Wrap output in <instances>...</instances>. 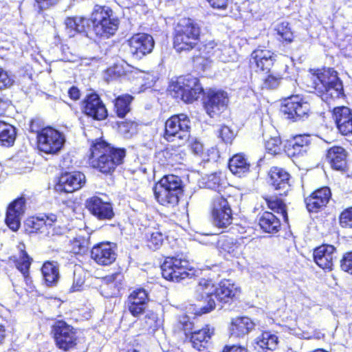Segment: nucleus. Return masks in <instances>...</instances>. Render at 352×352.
<instances>
[{
	"label": "nucleus",
	"instance_id": "19",
	"mask_svg": "<svg viewBox=\"0 0 352 352\" xmlns=\"http://www.w3.org/2000/svg\"><path fill=\"white\" fill-rule=\"evenodd\" d=\"M86 206L90 212L100 220H109L114 216L111 204L98 196L88 199Z\"/></svg>",
	"mask_w": 352,
	"mask_h": 352
},
{
	"label": "nucleus",
	"instance_id": "18",
	"mask_svg": "<svg viewBox=\"0 0 352 352\" xmlns=\"http://www.w3.org/2000/svg\"><path fill=\"white\" fill-rule=\"evenodd\" d=\"M85 182V176L80 172L65 173L59 177L56 188L65 192H73L81 188Z\"/></svg>",
	"mask_w": 352,
	"mask_h": 352
},
{
	"label": "nucleus",
	"instance_id": "21",
	"mask_svg": "<svg viewBox=\"0 0 352 352\" xmlns=\"http://www.w3.org/2000/svg\"><path fill=\"white\" fill-rule=\"evenodd\" d=\"M56 221V215L43 214L38 217L28 218L25 221V226L30 233L39 232L45 235L46 230H48V228H51Z\"/></svg>",
	"mask_w": 352,
	"mask_h": 352
},
{
	"label": "nucleus",
	"instance_id": "29",
	"mask_svg": "<svg viewBox=\"0 0 352 352\" xmlns=\"http://www.w3.org/2000/svg\"><path fill=\"white\" fill-rule=\"evenodd\" d=\"M326 158L334 170L343 171L347 166V152L342 146H333L328 149Z\"/></svg>",
	"mask_w": 352,
	"mask_h": 352
},
{
	"label": "nucleus",
	"instance_id": "49",
	"mask_svg": "<svg viewBox=\"0 0 352 352\" xmlns=\"http://www.w3.org/2000/svg\"><path fill=\"white\" fill-rule=\"evenodd\" d=\"M217 245L223 251L229 254H233L236 248V245L233 242V239L230 238L221 237L219 239Z\"/></svg>",
	"mask_w": 352,
	"mask_h": 352
},
{
	"label": "nucleus",
	"instance_id": "22",
	"mask_svg": "<svg viewBox=\"0 0 352 352\" xmlns=\"http://www.w3.org/2000/svg\"><path fill=\"white\" fill-rule=\"evenodd\" d=\"M124 276L120 272L107 275L102 280L100 293L105 298L116 296L123 286Z\"/></svg>",
	"mask_w": 352,
	"mask_h": 352
},
{
	"label": "nucleus",
	"instance_id": "43",
	"mask_svg": "<svg viewBox=\"0 0 352 352\" xmlns=\"http://www.w3.org/2000/svg\"><path fill=\"white\" fill-rule=\"evenodd\" d=\"M266 201L270 209L278 213H280L285 221L287 220L286 206L281 199L276 197H270L269 199H266Z\"/></svg>",
	"mask_w": 352,
	"mask_h": 352
},
{
	"label": "nucleus",
	"instance_id": "37",
	"mask_svg": "<svg viewBox=\"0 0 352 352\" xmlns=\"http://www.w3.org/2000/svg\"><path fill=\"white\" fill-rule=\"evenodd\" d=\"M15 128L3 121H0V145L10 147L12 146L16 139Z\"/></svg>",
	"mask_w": 352,
	"mask_h": 352
},
{
	"label": "nucleus",
	"instance_id": "53",
	"mask_svg": "<svg viewBox=\"0 0 352 352\" xmlns=\"http://www.w3.org/2000/svg\"><path fill=\"white\" fill-rule=\"evenodd\" d=\"M341 269L352 274V252L346 253L340 261Z\"/></svg>",
	"mask_w": 352,
	"mask_h": 352
},
{
	"label": "nucleus",
	"instance_id": "41",
	"mask_svg": "<svg viewBox=\"0 0 352 352\" xmlns=\"http://www.w3.org/2000/svg\"><path fill=\"white\" fill-rule=\"evenodd\" d=\"M217 47V45L214 43V47ZM210 53L208 54L205 56H202L203 58H207L208 56H210V54L215 56L219 60L226 63L230 60H232L234 58L232 56L231 53L233 52L232 49L230 47L224 46L223 48L217 47V49H211L209 50Z\"/></svg>",
	"mask_w": 352,
	"mask_h": 352
},
{
	"label": "nucleus",
	"instance_id": "40",
	"mask_svg": "<svg viewBox=\"0 0 352 352\" xmlns=\"http://www.w3.org/2000/svg\"><path fill=\"white\" fill-rule=\"evenodd\" d=\"M133 97L129 94H124L116 98L114 108L119 118H124L130 110V104Z\"/></svg>",
	"mask_w": 352,
	"mask_h": 352
},
{
	"label": "nucleus",
	"instance_id": "30",
	"mask_svg": "<svg viewBox=\"0 0 352 352\" xmlns=\"http://www.w3.org/2000/svg\"><path fill=\"white\" fill-rule=\"evenodd\" d=\"M214 333V329H210L208 326L197 331L190 332V342L199 352H210L208 350V341Z\"/></svg>",
	"mask_w": 352,
	"mask_h": 352
},
{
	"label": "nucleus",
	"instance_id": "27",
	"mask_svg": "<svg viewBox=\"0 0 352 352\" xmlns=\"http://www.w3.org/2000/svg\"><path fill=\"white\" fill-rule=\"evenodd\" d=\"M310 143L311 139L309 135H298L287 142L285 151L289 157L302 156L309 149Z\"/></svg>",
	"mask_w": 352,
	"mask_h": 352
},
{
	"label": "nucleus",
	"instance_id": "28",
	"mask_svg": "<svg viewBox=\"0 0 352 352\" xmlns=\"http://www.w3.org/2000/svg\"><path fill=\"white\" fill-rule=\"evenodd\" d=\"M333 118L337 127L343 135L352 133V111L346 107H338L333 109Z\"/></svg>",
	"mask_w": 352,
	"mask_h": 352
},
{
	"label": "nucleus",
	"instance_id": "58",
	"mask_svg": "<svg viewBox=\"0 0 352 352\" xmlns=\"http://www.w3.org/2000/svg\"><path fill=\"white\" fill-rule=\"evenodd\" d=\"M56 221L53 223V226L51 228H48V230H46L45 235L50 236L54 235H61L64 232V229L60 226H56Z\"/></svg>",
	"mask_w": 352,
	"mask_h": 352
},
{
	"label": "nucleus",
	"instance_id": "46",
	"mask_svg": "<svg viewBox=\"0 0 352 352\" xmlns=\"http://www.w3.org/2000/svg\"><path fill=\"white\" fill-rule=\"evenodd\" d=\"M276 31L280 36V38L289 43L292 41L293 32L289 27V23L287 22H282L278 24L276 28Z\"/></svg>",
	"mask_w": 352,
	"mask_h": 352
},
{
	"label": "nucleus",
	"instance_id": "15",
	"mask_svg": "<svg viewBox=\"0 0 352 352\" xmlns=\"http://www.w3.org/2000/svg\"><path fill=\"white\" fill-rule=\"evenodd\" d=\"M228 103V97L226 92L210 90L204 102V108L210 117L214 118L226 110Z\"/></svg>",
	"mask_w": 352,
	"mask_h": 352
},
{
	"label": "nucleus",
	"instance_id": "44",
	"mask_svg": "<svg viewBox=\"0 0 352 352\" xmlns=\"http://www.w3.org/2000/svg\"><path fill=\"white\" fill-rule=\"evenodd\" d=\"M31 265V258L28 254L23 251L19 259L16 261L17 269L22 273L25 279L29 276V269Z\"/></svg>",
	"mask_w": 352,
	"mask_h": 352
},
{
	"label": "nucleus",
	"instance_id": "10",
	"mask_svg": "<svg viewBox=\"0 0 352 352\" xmlns=\"http://www.w3.org/2000/svg\"><path fill=\"white\" fill-rule=\"evenodd\" d=\"M36 138L38 149L47 154L58 153L66 142L65 134L52 127L38 131Z\"/></svg>",
	"mask_w": 352,
	"mask_h": 352
},
{
	"label": "nucleus",
	"instance_id": "1",
	"mask_svg": "<svg viewBox=\"0 0 352 352\" xmlns=\"http://www.w3.org/2000/svg\"><path fill=\"white\" fill-rule=\"evenodd\" d=\"M238 293L237 288L230 280L221 281L216 286L211 280L201 279L195 289V297L206 305L193 309L195 314L210 312L215 308V299L221 302H228Z\"/></svg>",
	"mask_w": 352,
	"mask_h": 352
},
{
	"label": "nucleus",
	"instance_id": "31",
	"mask_svg": "<svg viewBox=\"0 0 352 352\" xmlns=\"http://www.w3.org/2000/svg\"><path fill=\"white\" fill-rule=\"evenodd\" d=\"M269 175L271 184L276 190L281 191L280 195L286 194L290 187L289 173L283 168L272 167Z\"/></svg>",
	"mask_w": 352,
	"mask_h": 352
},
{
	"label": "nucleus",
	"instance_id": "7",
	"mask_svg": "<svg viewBox=\"0 0 352 352\" xmlns=\"http://www.w3.org/2000/svg\"><path fill=\"white\" fill-rule=\"evenodd\" d=\"M160 268L162 276L172 281L179 282L186 278H192L194 275L188 261L183 256L166 257Z\"/></svg>",
	"mask_w": 352,
	"mask_h": 352
},
{
	"label": "nucleus",
	"instance_id": "16",
	"mask_svg": "<svg viewBox=\"0 0 352 352\" xmlns=\"http://www.w3.org/2000/svg\"><path fill=\"white\" fill-rule=\"evenodd\" d=\"M26 201L23 197H18L8 206L6 223L12 231H17L21 226V219L26 208Z\"/></svg>",
	"mask_w": 352,
	"mask_h": 352
},
{
	"label": "nucleus",
	"instance_id": "6",
	"mask_svg": "<svg viewBox=\"0 0 352 352\" xmlns=\"http://www.w3.org/2000/svg\"><path fill=\"white\" fill-rule=\"evenodd\" d=\"M171 95L186 103L197 100L204 91L197 78L190 74L179 77L169 85Z\"/></svg>",
	"mask_w": 352,
	"mask_h": 352
},
{
	"label": "nucleus",
	"instance_id": "51",
	"mask_svg": "<svg viewBox=\"0 0 352 352\" xmlns=\"http://www.w3.org/2000/svg\"><path fill=\"white\" fill-rule=\"evenodd\" d=\"M340 223L344 228H352V208L344 210L340 216Z\"/></svg>",
	"mask_w": 352,
	"mask_h": 352
},
{
	"label": "nucleus",
	"instance_id": "12",
	"mask_svg": "<svg viewBox=\"0 0 352 352\" xmlns=\"http://www.w3.org/2000/svg\"><path fill=\"white\" fill-rule=\"evenodd\" d=\"M52 333L56 346L64 351L76 344L77 335L74 328L65 321L58 320L52 327Z\"/></svg>",
	"mask_w": 352,
	"mask_h": 352
},
{
	"label": "nucleus",
	"instance_id": "64",
	"mask_svg": "<svg viewBox=\"0 0 352 352\" xmlns=\"http://www.w3.org/2000/svg\"><path fill=\"white\" fill-rule=\"evenodd\" d=\"M6 329L3 325H0V344H2L6 338Z\"/></svg>",
	"mask_w": 352,
	"mask_h": 352
},
{
	"label": "nucleus",
	"instance_id": "11",
	"mask_svg": "<svg viewBox=\"0 0 352 352\" xmlns=\"http://www.w3.org/2000/svg\"><path fill=\"white\" fill-rule=\"evenodd\" d=\"M213 224L218 228H226L231 224L232 213L229 201L223 196L217 195L211 205Z\"/></svg>",
	"mask_w": 352,
	"mask_h": 352
},
{
	"label": "nucleus",
	"instance_id": "50",
	"mask_svg": "<svg viewBox=\"0 0 352 352\" xmlns=\"http://www.w3.org/2000/svg\"><path fill=\"white\" fill-rule=\"evenodd\" d=\"M136 126L137 124L131 121L123 122L119 125L120 130L126 138L136 132Z\"/></svg>",
	"mask_w": 352,
	"mask_h": 352
},
{
	"label": "nucleus",
	"instance_id": "34",
	"mask_svg": "<svg viewBox=\"0 0 352 352\" xmlns=\"http://www.w3.org/2000/svg\"><path fill=\"white\" fill-rule=\"evenodd\" d=\"M258 224L261 229L267 233H276L280 227L279 219L270 212H263L259 217Z\"/></svg>",
	"mask_w": 352,
	"mask_h": 352
},
{
	"label": "nucleus",
	"instance_id": "8",
	"mask_svg": "<svg viewBox=\"0 0 352 352\" xmlns=\"http://www.w3.org/2000/svg\"><path fill=\"white\" fill-rule=\"evenodd\" d=\"M181 189V179L173 175L163 177L155 183V199L162 205L175 204L178 202V192Z\"/></svg>",
	"mask_w": 352,
	"mask_h": 352
},
{
	"label": "nucleus",
	"instance_id": "39",
	"mask_svg": "<svg viewBox=\"0 0 352 352\" xmlns=\"http://www.w3.org/2000/svg\"><path fill=\"white\" fill-rule=\"evenodd\" d=\"M90 235L87 232L80 233L71 241L72 251L74 254H85L90 245Z\"/></svg>",
	"mask_w": 352,
	"mask_h": 352
},
{
	"label": "nucleus",
	"instance_id": "48",
	"mask_svg": "<svg viewBox=\"0 0 352 352\" xmlns=\"http://www.w3.org/2000/svg\"><path fill=\"white\" fill-rule=\"evenodd\" d=\"M14 82V76L8 71L0 67V89L10 88Z\"/></svg>",
	"mask_w": 352,
	"mask_h": 352
},
{
	"label": "nucleus",
	"instance_id": "23",
	"mask_svg": "<svg viewBox=\"0 0 352 352\" xmlns=\"http://www.w3.org/2000/svg\"><path fill=\"white\" fill-rule=\"evenodd\" d=\"M274 54L266 49H256L252 52L250 65L256 71L268 72L274 64Z\"/></svg>",
	"mask_w": 352,
	"mask_h": 352
},
{
	"label": "nucleus",
	"instance_id": "4",
	"mask_svg": "<svg viewBox=\"0 0 352 352\" xmlns=\"http://www.w3.org/2000/svg\"><path fill=\"white\" fill-rule=\"evenodd\" d=\"M89 164L100 172L109 174L122 162L125 151L115 148L102 140H96L90 148Z\"/></svg>",
	"mask_w": 352,
	"mask_h": 352
},
{
	"label": "nucleus",
	"instance_id": "13",
	"mask_svg": "<svg viewBox=\"0 0 352 352\" xmlns=\"http://www.w3.org/2000/svg\"><path fill=\"white\" fill-rule=\"evenodd\" d=\"M281 111L285 115H287L288 119L297 121L308 118L310 104L298 95L292 96L285 100Z\"/></svg>",
	"mask_w": 352,
	"mask_h": 352
},
{
	"label": "nucleus",
	"instance_id": "61",
	"mask_svg": "<svg viewBox=\"0 0 352 352\" xmlns=\"http://www.w3.org/2000/svg\"><path fill=\"white\" fill-rule=\"evenodd\" d=\"M157 230H160L158 228ZM166 238V233H162L161 230L155 231V248H157L159 245H162L164 239Z\"/></svg>",
	"mask_w": 352,
	"mask_h": 352
},
{
	"label": "nucleus",
	"instance_id": "55",
	"mask_svg": "<svg viewBox=\"0 0 352 352\" xmlns=\"http://www.w3.org/2000/svg\"><path fill=\"white\" fill-rule=\"evenodd\" d=\"M179 322L182 324L184 331L186 337H188V333L192 330L193 324L190 321V317L188 316H183L179 318Z\"/></svg>",
	"mask_w": 352,
	"mask_h": 352
},
{
	"label": "nucleus",
	"instance_id": "59",
	"mask_svg": "<svg viewBox=\"0 0 352 352\" xmlns=\"http://www.w3.org/2000/svg\"><path fill=\"white\" fill-rule=\"evenodd\" d=\"M10 104V100L4 95L0 94V115L3 114Z\"/></svg>",
	"mask_w": 352,
	"mask_h": 352
},
{
	"label": "nucleus",
	"instance_id": "5",
	"mask_svg": "<svg viewBox=\"0 0 352 352\" xmlns=\"http://www.w3.org/2000/svg\"><path fill=\"white\" fill-rule=\"evenodd\" d=\"M91 21L96 35L108 38L117 31L119 21L113 15V10L107 6L96 5L91 14Z\"/></svg>",
	"mask_w": 352,
	"mask_h": 352
},
{
	"label": "nucleus",
	"instance_id": "2",
	"mask_svg": "<svg viewBox=\"0 0 352 352\" xmlns=\"http://www.w3.org/2000/svg\"><path fill=\"white\" fill-rule=\"evenodd\" d=\"M201 28L199 24L190 18H183L179 21L175 28L173 46L177 52L190 51L197 48L199 56H205L213 49L214 43L209 42L206 45L199 43Z\"/></svg>",
	"mask_w": 352,
	"mask_h": 352
},
{
	"label": "nucleus",
	"instance_id": "36",
	"mask_svg": "<svg viewBox=\"0 0 352 352\" xmlns=\"http://www.w3.org/2000/svg\"><path fill=\"white\" fill-rule=\"evenodd\" d=\"M230 171L239 177H241L250 170V164L241 154L234 155L229 161Z\"/></svg>",
	"mask_w": 352,
	"mask_h": 352
},
{
	"label": "nucleus",
	"instance_id": "54",
	"mask_svg": "<svg viewBox=\"0 0 352 352\" xmlns=\"http://www.w3.org/2000/svg\"><path fill=\"white\" fill-rule=\"evenodd\" d=\"M221 182L220 176L217 173H213L208 176L206 185L208 188L216 190L219 188Z\"/></svg>",
	"mask_w": 352,
	"mask_h": 352
},
{
	"label": "nucleus",
	"instance_id": "24",
	"mask_svg": "<svg viewBox=\"0 0 352 352\" xmlns=\"http://www.w3.org/2000/svg\"><path fill=\"white\" fill-rule=\"evenodd\" d=\"M331 193L329 188L324 187L316 190L305 199L306 207L310 212H317L328 204Z\"/></svg>",
	"mask_w": 352,
	"mask_h": 352
},
{
	"label": "nucleus",
	"instance_id": "42",
	"mask_svg": "<svg viewBox=\"0 0 352 352\" xmlns=\"http://www.w3.org/2000/svg\"><path fill=\"white\" fill-rule=\"evenodd\" d=\"M86 273L80 267H77L74 272V280L70 288L71 292H79L83 289Z\"/></svg>",
	"mask_w": 352,
	"mask_h": 352
},
{
	"label": "nucleus",
	"instance_id": "56",
	"mask_svg": "<svg viewBox=\"0 0 352 352\" xmlns=\"http://www.w3.org/2000/svg\"><path fill=\"white\" fill-rule=\"evenodd\" d=\"M190 147L192 152L195 155H200L203 153L204 145L197 139L192 140Z\"/></svg>",
	"mask_w": 352,
	"mask_h": 352
},
{
	"label": "nucleus",
	"instance_id": "17",
	"mask_svg": "<svg viewBox=\"0 0 352 352\" xmlns=\"http://www.w3.org/2000/svg\"><path fill=\"white\" fill-rule=\"evenodd\" d=\"M129 52L135 58H141L151 52L154 46L152 36L144 33L137 34L129 41Z\"/></svg>",
	"mask_w": 352,
	"mask_h": 352
},
{
	"label": "nucleus",
	"instance_id": "20",
	"mask_svg": "<svg viewBox=\"0 0 352 352\" xmlns=\"http://www.w3.org/2000/svg\"><path fill=\"white\" fill-rule=\"evenodd\" d=\"M115 246L111 243H101L93 247L91 251V258L101 265H109L116 258Z\"/></svg>",
	"mask_w": 352,
	"mask_h": 352
},
{
	"label": "nucleus",
	"instance_id": "25",
	"mask_svg": "<svg viewBox=\"0 0 352 352\" xmlns=\"http://www.w3.org/2000/svg\"><path fill=\"white\" fill-rule=\"evenodd\" d=\"M336 258V248L331 245H322L315 249L314 259L316 263L324 270H331Z\"/></svg>",
	"mask_w": 352,
	"mask_h": 352
},
{
	"label": "nucleus",
	"instance_id": "32",
	"mask_svg": "<svg viewBox=\"0 0 352 352\" xmlns=\"http://www.w3.org/2000/svg\"><path fill=\"white\" fill-rule=\"evenodd\" d=\"M254 328V323L248 317H239L232 320L230 332L232 337L243 338Z\"/></svg>",
	"mask_w": 352,
	"mask_h": 352
},
{
	"label": "nucleus",
	"instance_id": "47",
	"mask_svg": "<svg viewBox=\"0 0 352 352\" xmlns=\"http://www.w3.org/2000/svg\"><path fill=\"white\" fill-rule=\"evenodd\" d=\"M282 80V77L278 75L270 74L263 79L262 89H276Z\"/></svg>",
	"mask_w": 352,
	"mask_h": 352
},
{
	"label": "nucleus",
	"instance_id": "60",
	"mask_svg": "<svg viewBox=\"0 0 352 352\" xmlns=\"http://www.w3.org/2000/svg\"><path fill=\"white\" fill-rule=\"evenodd\" d=\"M223 352H248V349L241 345L226 346Z\"/></svg>",
	"mask_w": 352,
	"mask_h": 352
},
{
	"label": "nucleus",
	"instance_id": "14",
	"mask_svg": "<svg viewBox=\"0 0 352 352\" xmlns=\"http://www.w3.org/2000/svg\"><path fill=\"white\" fill-rule=\"evenodd\" d=\"M82 110L85 115L96 120H103L108 116L104 104L95 93L86 96L82 102Z\"/></svg>",
	"mask_w": 352,
	"mask_h": 352
},
{
	"label": "nucleus",
	"instance_id": "3",
	"mask_svg": "<svg viewBox=\"0 0 352 352\" xmlns=\"http://www.w3.org/2000/svg\"><path fill=\"white\" fill-rule=\"evenodd\" d=\"M308 78V86L327 103L344 95L342 82L338 77L337 72L333 69L328 68L314 72L311 70Z\"/></svg>",
	"mask_w": 352,
	"mask_h": 352
},
{
	"label": "nucleus",
	"instance_id": "45",
	"mask_svg": "<svg viewBox=\"0 0 352 352\" xmlns=\"http://www.w3.org/2000/svg\"><path fill=\"white\" fill-rule=\"evenodd\" d=\"M266 151L271 154L276 155L281 151V140L279 136L271 137L265 140Z\"/></svg>",
	"mask_w": 352,
	"mask_h": 352
},
{
	"label": "nucleus",
	"instance_id": "26",
	"mask_svg": "<svg viewBox=\"0 0 352 352\" xmlns=\"http://www.w3.org/2000/svg\"><path fill=\"white\" fill-rule=\"evenodd\" d=\"M148 300V294L146 290L138 289L129 295L126 304L129 312L136 317L145 310Z\"/></svg>",
	"mask_w": 352,
	"mask_h": 352
},
{
	"label": "nucleus",
	"instance_id": "38",
	"mask_svg": "<svg viewBox=\"0 0 352 352\" xmlns=\"http://www.w3.org/2000/svg\"><path fill=\"white\" fill-rule=\"evenodd\" d=\"M41 272L47 286H53L57 283L59 279V270L55 263H45L41 268Z\"/></svg>",
	"mask_w": 352,
	"mask_h": 352
},
{
	"label": "nucleus",
	"instance_id": "57",
	"mask_svg": "<svg viewBox=\"0 0 352 352\" xmlns=\"http://www.w3.org/2000/svg\"><path fill=\"white\" fill-rule=\"evenodd\" d=\"M58 1L59 0H35L38 6L39 12L47 9L52 6L56 5Z\"/></svg>",
	"mask_w": 352,
	"mask_h": 352
},
{
	"label": "nucleus",
	"instance_id": "35",
	"mask_svg": "<svg viewBox=\"0 0 352 352\" xmlns=\"http://www.w3.org/2000/svg\"><path fill=\"white\" fill-rule=\"evenodd\" d=\"M65 24L69 37L76 33L85 32L89 26V19L82 16L67 17Z\"/></svg>",
	"mask_w": 352,
	"mask_h": 352
},
{
	"label": "nucleus",
	"instance_id": "9",
	"mask_svg": "<svg viewBox=\"0 0 352 352\" xmlns=\"http://www.w3.org/2000/svg\"><path fill=\"white\" fill-rule=\"evenodd\" d=\"M190 121L186 114L174 115L165 122L164 136L168 141L178 140L183 144L190 138Z\"/></svg>",
	"mask_w": 352,
	"mask_h": 352
},
{
	"label": "nucleus",
	"instance_id": "62",
	"mask_svg": "<svg viewBox=\"0 0 352 352\" xmlns=\"http://www.w3.org/2000/svg\"><path fill=\"white\" fill-rule=\"evenodd\" d=\"M210 4L216 8H225L227 6L228 0H207Z\"/></svg>",
	"mask_w": 352,
	"mask_h": 352
},
{
	"label": "nucleus",
	"instance_id": "52",
	"mask_svg": "<svg viewBox=\"0 0 352 352\" xmlns=\"http://www.w3.org/2000/svg\"><path fill=\"white\" fill-rule=\"evenodd\" d=\"M219 135L226 143L231 142L234 138V133L230 127L222 126L219 130Z\"/></svg>",
	"mask_w": 352,
	"mask_h": 352
},
{
	"label": "nucleus",
	"instance_id": "63",
	"mask_svg": "<svg viewBox=\"0 0 352 352\" xmlns=\"http://www.w3.org/2000/svg\"><path fill=\"white\" fill-rule=\"evenodd\" d=\"M69 96L74 100H77L80 98V92L76 87H72L68 91Z\"/></svg>",
	"mask_w": 352,
	"mask_h": 352
},
{
	"label": "nucleus",
	"instance_id": "33",
	"mask_svg": "<svg viewBox=\"0 0 352 352\" xmlns=\"http://www.w3.org/2000/svg\"><path fill=\"white\" fill-rule=\"evenodd\" d=\"M278 344V337L270 331H265L256 337L253 346L260 352H268L275 350Z\"/></svg>",
	"mask_w": 352,
	"mask_h": 352
}]
</instances>
